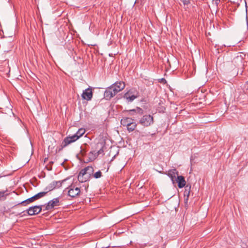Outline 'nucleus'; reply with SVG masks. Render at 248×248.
I'll use <instances>...</instances> for the list:
<instances>
[{"instance_id":"16","label":"nucleus","mask_w":248,"mask_h":248,"mask_svg":"<svg viewBox=\"0 0 248 248\" xmlns=\"http://www.w3.org/2000/svg\"><path fill=\"white\" fill-rule=\"evenodd\" d=\"M175 183H178V186L179 188H183L186 185V181L184 177L183 176H177V179L175 180Z\"/></svg>"},{"instance_id":"3","label":"nucleus","mask_w":248,"mask_h":248,"mask_svg":"<svg viewBox=\"0 0 248 248\" xmlns=\"http://www.w3.org/2000/svg\"><path fill=\"white\" fill-rule=\"evenodd\" d=\"M43 207H44V205H35L31 206L26 210L19 213V215H20V217H23V215H22V214L25 212H26L27 214L29 216H33L37 215L38 214L41 212Z\"/></svg>"},{"instance_id":"15","label":"nucleus","mask_w":248,"mask_h":248,"mask_svg":"<svg viewBox=\"0 0 248 248\" xmlns=\"http://www.w3.org/2000/svg\"><path fill=\"white\" fill-rule=\"evenodd\" d=\"M167 175L170 178L173 184H174L177 179L176 176H178V171L176 169H171L168 170Z\"/></svg>"},{"instance_id":"2","label":"nucleus","mask_w":248,"mask_h":248,"mask_svg":"<svg viewBox=\"0 0 248 248\" xmlns=\"http://www.w3.org/2000/svg\"><path fill=\"white\" fill-rule=\"evenodd\" d=\"M140 96L139 92L134 88H132L128 91L124 95V98L128 102H131Z\"/></svg>"},{"instance_id":"13","label":"nucleus","mask_w":248,"mask_h":248,"mask_svg":"<svg viewBox=\"0 0 248 248\" xmlns=\"http://www.w3.org/2000/svg\"><path fill=\"white\" fill-rule=\"evenodd\" d=\"M131 119L129 118H126L125 119L122 120V122H123V123L125 122L126 123L125 124H126L127 130L130 132L134 130L137 126V124L134 122H131Z\"/></svg>"},{"instance_id":"5","label":"nucleus","mask_w":248,"mask_h":248,"mask_svg":"<svg viewBox=\"0 0 248 248\" xmlns=\"http://www.w3.org/2000/svg\"><path fill=\"white\" fill-rule=\"evenodd\" d=\"M139 123L144 126L148 127L154 123V118L151 115H144L140 119Z\"/></svg>"},{"instance_id":"14","label":"nucleus","mask_w":248,"mask_h":248,"mask_svg":"<svg viewBox=\"0 0 248 248\" xmlns=\"http://www.w3.org/2000/svg\"><path fill=\"white\" fill-rule=\"evenodd\" d=\"M111 86L114 89V91L118 93L124 88L125 83L123 81H117L111 85Z\"/></svg>"},{"instance_id":"1","label":"nucleus","mask_w":248,"mask_h":248,"mask_svg":"<svg viewBox=\"0 0 248 248\" xmlns=\"http://www.w3.org/2000/svg\"><path fill=\"white\" fill-rule=\"evenodd\" d=\"M94 171L92 166H87L82 169L78 173V179L79 182L84 183L90 180Z\"/></svg>"},{"instance_id":"6","label":"nucleus","mask_w":248,"mask_h":248,"mask_svg":"<svg viewBox=\"0 0 248 248\" xmlns=\"http://www.w3.org/2000/svg\"><path fill=\"white\" fill-rule=\"evenodd\" d=\"M59 205H60V198H54L48 202L46 205H44L45 209H43V211L51 210L55 206H57Z\"/></svg>"},{"instance_id":"11","label":"nucleus","mask_w":248,"mask_h":248,"mask_svg":"<svg viewBox=\"0 0 248 248\" xmlns=\"http://www.w3.org/2000/svg\"><path fill=\"white\" fill-rule=\"evenodd\" d=\"M80 192V189L78 187L71 186L68 191V195L72 198H75L78 196Z\"/></svg>"},{"instance_id":"18","label":"nucleus","mask_w":248,"mask_h":248,"mask_svg":"<svg viewBox=\"0 0 248 248\" xmlns=\"http://www.w3.org/2000/svg\"><path fill=\"white\" fill-rule=\"evenodd\" d=\"M85 130L84 129L80 128V129H79L78 130L75 134V135H77L78 136H79V138L85 133Z\"/></svg>"},{"instance_id":"4","label":"nucleus","mask_w":248,"mask_h":248,"mask_svg":"<svg viewBox=\"0 0 248 248\" xmlns=\"http://www.w3.org/2000/svg\"><path fill=\"white\" fill-rule=\"evenodd\" d=\"M47 192H44V191L40 192L35 194L33 196H32L26 200L23 201L21 202H19L18 204H21L24 206H26L27 204H29V203H30L31 202H33L34 201H37V200L40 199V198L44 197L46 194Z\"/></svg>"},{"instance_id":"22","label":"nucleus","mask_w":248,"mask_h":248,"mask_svg":"<svg viewBox=\"0 0 248 248\" xmlns=\"http://www.w3.org/2000/svg\"><path fill=\"white\" fill-rule=\"evenodd\" d=\"M220 0H214L213 1H214L215 2L216 4L217 5L220 2Z\"/></svg>"},{"instance_id":"12","label":"nucleus","mask_w":248,"mask_h":248,"mask_svg":"<svg viewBox=\"0 0 248 248\" xmlns=\"http://www.w3.org/2000/svg\"><path fill=\"white\" fill-rule=\"evenodd\" d=\"M93 95L92 89L89 87L83 91L81 97L82 99L89 101L92 99Z\"/></svg>"},{"instance_id":"19","label":"nucleus","mask_w":248,"mask_h":248,"mask_svg":"<svg viewBox=\"0 0 248 248\" xmlns=\"http://www.w3.org/2000/svg\"><path fill=\"white\" fill-rule=\"evenodd\" d=\"M102 172H101L100 170H99L97 172H96L95 173H93V177L95 178V179H98V178H99L100 177H101L102 176Z\"/></svg>"},{"instance_id":"8","label":"nucleus","mask_w":248,"mask_h":248,"mask_svg":"<svg viewBox=\"0 0 248 248\" xmlns=\"http://www.w3.org/2000/svg\"><path fill=\"white\" fill-rule=\"evenodd\" d=\"M79 139V136H78L77 135H75V134L73 135L72 136H69L67 137L63 140L62 146V148L65 147L69 144L76 141L77 140H78Z\"/></svg>"},{"instance_id":"10","label":"nucleus","mask_w":248,"mask_h":248,"mask_svg":"<svg viewBox=\"0 0 248 248\" xmlns=\"http://www.w3.org/2000/svg\"><path fill=\"white\" fill-rule=\"evenodd\" d=\"M114 89L112 88L111 85L108 87L104 93V97L107 100H109L114 96L117 93L114 91Z\"/></svg>"},{"instance_id":"9","label":"nucleus","mask_w":248,"mask_h":248,"mask_svg":"<svg viewBox=\"0 0 248 248\" xmlns=\"http://www.w3.org/2000/svg\"><path fill=\"white\" fill-rule=\"evenodd\" d=\"M99 145L101 146V148L97 152L94 151L93 152H91L90 153L89 155H90V159L93 160V159H95L97 157V156H98V155H99L103 153V152H104L103 147L104 146V143L102 142V143H98L96 144L97 146H99Z\"/></svg>"},{"instance_id":"21","label":"nucleus","mask_w":248,"mask_h":248,"mask_svg":"<svg viewBox=\"0 0 248 248\" xmlns=\"http://www.w3.org/2000/svg\"><path fill=\"white\" fill-rule=\"evenodd\" d=\"M5 192L4 191H0V199L1 198L5 197Z\"/></svg>"},{"instance_id":"7","label":"nucleus","mask_w":248,"mask_h":248,"mask_svg":"<svg viewBox=\"0 0 248 248\" xmlns=\"http://www.w3.org/2000/svg\"><path fill=\"white\" fill-rule=\"evenodd\" d=\"M128 114L133 116L135 119L139 118L143 113V110L140 107H137L135 109H129L127 110Z\"/></svg>"},{"instance_id":"20","label":"nucleus","mask_w":248,"mask_h":248,"mask_svg":"<svg viewBox=\"0 0 248 248\" xmlns=\"http://www.w3.org/2000/svg\"><path fill=\"white\" fill-rule=\"evenodd\" d=\"M184 5H188L190 3V0H181Z\"/></svg>"},{"instance_id":"17","label":"nucleus","mask_w":248,"mask_h":248,"mask_svg":"<svg viewBox=\"0 0 248 248\" xmlns=\"http://www.w3.org/2000/svg\"><path fill=\"white\" fill-rule=\"evenodd\" d=\"M64 181H65V180L62 181H53L48 186L49 190H51L55 188H59L61 187L62 186V183Z\"/></svg>"}]
</instances>
